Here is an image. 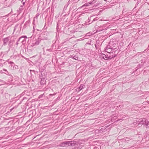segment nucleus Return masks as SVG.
Segmentation results:
<instances>
[{"instance_id":"obj_22","label":"nucleus","mask_w":149,"mask_h":149,"mask_svg":"<svg viewBox=\"0 0 149 149\" xmlns=\"http://www.w3.org/2000/svg\"><path fill=\"white\" fill-rule=\"evenodd\" d=\"M3 70L5 71V72H4L5 74L8 75H9L8 72L7 71V70L6 69H4Z\"/></svg>"},{"instance_id":"obj_41","label":"nucleus","mask_w":149,"mask_h":149,"mask_svg":"<svg viewBox=\"0 0 149 149\" xmlns=\"http://www.w3.org/2000/svg\"><path fill=\"white\" fill-rule=\"evenodd\" d=\"M2 81V80L0 79V82H1Z\"/></svg>"},{"instance_id":"obj_13","label":"nucleus","mask_w":149,"mask_h":149,"mask_svg":"<svg viewBox=\"0 0 149 149\" xmlns=\"http://www.w3.org/2000/svg\"><path fill=\"white\" fill-rule=\"evenodd\" d=\"M30 22V19L28 20V21H27L25 23L24 27L25 28L26 27H27L28 25H29V23Z\"/></svg>"},{"instance_id":"obj_9","label":"nucleus","mask_w":149,"mask_h":149,"mask_svg":"<svg viewBox=\"0 0 149 149\" xmlns=\"http://www.w3.org/2000/svg\"><path fill=\"white\" fill-rule=\"evenodd\" d=\"M109 46H107L105 49V50L108 53H110L112 52V50L113 49V48L112 47H109Z\"/></svg>"},{"instance_id":"obj_23","label":"nucleus","mask_w":149,"mask_h":149,"mask_svg":"<svg viewBox=\"0 0 149 149\" xmlns=\"http://www.w3.org/2000/svg\"><path fill=\"white\" fill-rule=\"evenodd\" d=\"M34 23H35V20H34L33 21V31H35V26H34V25H35V24H34Z\"/></svg>"},{"instance_id":"obj_15","label":"nucleus","mask_w":149,"mask_h":149,"mask_svg":"<svg viewBox=\"0 0 149 149\" xmlns=\"http://www.w3.org/2000/svg\"><path fill=\"white\" fill-rule=\"evenodd\" d=\"M20 40H22V43L23 45H25L26 43V39L25 38H22Z\"/></svg>"},{"instance_id":"obj_3","label":"nucleus","mask_w":149,"mask_h":149,"mask_svg":"<svg viewBox=\"0 0 149 149\" xmlns=\"http://www.w3.org/2000/svg\"><path fill=\"white\" fill-rule=\"evenodd\" d=\"M65 143L66 146H74L76 145H78V142L73 141H65Z\"/></svg>"},{"instance_id":"obj_16","label":"nucleus","mask_w":149,"mask_h":149,"mask_svg":"<svg viewBox=\"0 0 149 149\" xmlns=\"http://www.w3.org/2000/svg\"><path fill=\"white\" fill-rule=\"evenodd\" d=\"M83 146V145H81V147H78L77 146H75L72 148V149H81L82 147Z\"/></svg>"},{"instance_id":"obj_26","label":"nucleus","mask_w":149,"mask_h":149,"mask_svg":"<svg viewBox=\"0 0 149 149\" xmlns=\"http://www.w3.org/2000/svg\"><path fill=\"white\" fill-rule=\"evenodd\" d=\"M16 107H14L11 109H10V112H11V111H12L14 109H16Z\"/></svg>"},{"instance_id":"obj_14","label":"nucleus","mask_w":149,"mask_h":149,"mask_svg":"<svg viewBox=\"0 0 149 149\" xmlns=\"http://www.w3.org/2000/svg\"><path fill=\"white\" fill-rule=\"evenodd\" d=\"M60 146L62 147H64L66 146L65 141L61 143L60 144Z\"/></svg>"},{"instance_id":"obj_40","label":"nucleus","mask_w":149,"mask_h":149,"mask_svg":"<svg viewBox=\"0 0 149 149\" xmlns=\"http://www.w3.org/2000/svg\"><path fill=\"white\" fill-rule=\"evenodd\" d=\"M120 107V106L119 105V106H117V107Z\"/></svg>"},{"instance_id":"obj_36","label":"nucleus","mask_w":149,"mask_h":149,"mask_svg":"<svg viewBox=\"0 0 149 149\" xmlns=\"http://www.w3.org/2000/svg\"><path fill=\"white\" fill-rule=\"evenodd\" d=\"M95 47L97 49V45H95Z\"/></svg>"},{"instance_id":"obj_5","label":"nucleus","mask_w":149,"mask_h":149,"mask_svg":"<svg viewBox=\"0 0 149 149\" xmlns=\"http://www.w3.org/2000/svg\"><path fill=\"white\" fill-rule=\"evenodd\" d=\"M11 39V38L10 36H8L3 38L2 39V41L3 42V45L4 46H6L7 45L8 42L9 41V39Z\"/></svg>"},{"instance_id":"obj_4","label":"nucleus","mask_w":149,"mask_h":149,"mask_svg":"<svg viewBox=\"0 0 149 149\" xmlns=\"http://www.w3.org/2000/svg\"><path fill=\"white\" fill-rule=\"evenodd\" d=\"M105 60H110L111 59V58L110 56L108 55V54H100L99 56Z\"/></svg>"},{"instance_id":"obj_34","label":"nucleus","mask_w":149,"mask_h":149,"mask_svg":"<svg viewBox=\"0 0 149 149\" xmlns=\"http://www.w3.org/2000/svg\"><path fill=\"white\" fill-rule=\"evenodd\" d=\"M25 2H23L22 3V4H23V5L22 6H24L25 5Z\"/></svg>"},{"instance_id":"obj_2","label":"nucleus","mask_w":149,"mask_h":149,"mask_svg":"<svg viewBox=\"0 0 149 149\" xmlns=\"http://www.w3.org/2000/svg\"><path fill=\"white\" fill-rule=\"evenodd\" d=\"M48 33L47 32L45 31L42 33L39 37V39L41 40H47L48 38L47 36Z\"/></svg>"},{"instance_id":"obj_18","label":"nucleus","mask_w":149,"mask_h":149,"mask_svg":"<svg viewBox=\"0 0 149 149\" xmlns=\"http://www.w3.org/2000/svg\"><path fill=\"white\" fill-rule=\"evenodd\" d=\"M30 71L31 76L33 75V74H35V70H30Z\"/></svg>"},{"instance_id":"obj_48","label":"nucleus","mask_w":149,"mask_h":149,"mask_svg":"<svg viewBox=\"0 0 149 149\" xmlns=\"http://www.w3.org/2000/svg\"><path fill=\"white\" fill-rule=\"evenodd\" d=\"M74 59H76V58H74Z\"/></svg>"},{"instance_id":"obj_17","label":"nucleus","mask_w":149,"mask_h":149,"mask_svg":"<svg viewBox=\"0 0 149 149\" xmlns=\"http://www.w3.org/2000/svg\"><path fill=\"white\" fill-rule=\"evenodd\" d=\"M104 29L101 28V27H100L97 28V31L99 32L100 31H101L104 30Z\"/></svg>"},{"instance_id":"obj_7","label":"nucleus","mask_w":149,"mask_h":149,"mask_svg":"<svg viewBox=\"0 0 149 149\" xmlns=\"http://www.w3.org/2000/svg\"><path fill=\"white\" fill-rule=\"evenodd\" d=\"M41 40L39 39V38H38V40H36L35 43H32L31 45L32 47H33L35 45H38L41 42Z\"/></svg>"},{"instance_id":"obj_8","label":"nucleus","mask_w":149,"mask_h":149,"mask_svg":"<svg viewBox=\"0 0 149 149\" xmlns=\"http://www.w3.org/2000/svg\"><path fill=\"white\" fill-rule=\"evenodd\" d=\"M41 75L42 77H44V78H47L46 76L47 75V73L45 71V70H43V71H41Z\"/></svg>"},{"instance_id":"obj_33","label":"nucleus","mask_w":149,"mask_h":149,"mask_svg":"<svg viewBox=\"0 0 149 149\" xmlns=\"http://www.w3.org/2000/svg\"><path fill=\"white\" fill-rule=\"evenodd\" d=\"M122 119H118L116 121H118L120 120H122Z\"/></svg>"},{"instance_id":"obj_38","label":"nucleus","mask_w":149,"mask_h":149,"mask_svg":"<svg viewBox=\"0 0 149 149\" xmlns=\"http://www.w3.org/2000/svg\"><path fill=\"white\" fill-rule=\"evenodd\" d=\"M43 70H45L44 69H41V71H43Z\"/></svg>"},{"instance_id":"obj_10","label":"nucleus","mask_w":149,"mask_h":149,"mask_svg":"<svg viewBox=\"0 0 149 149\" xmlns=\"http://www.w3.org/2000/svg\"><path fill=\"white\" fill-rule=\"evenodd\" d=\"M112 52L113 53V55H115L116 56L118 52V50L116 48H113V49L112 50Z\"/></svg>"},{"instance_id":"obj_44","label":"nucleus","mask_w":149,"mask_h":149,"mask_svg":"<svg viewBox=\"0 0 149 149\" xmlns=\"http://www.w3.org/2000/svg\"><path fill=\"white\" fill-rule=\"evenodd\" d=\"M37 30L38 31H39V30L38 29H37Z\"/></svg>"},{"instance_id":"obj_39","label":"nucleus","mask_w":149,"mask_h":149,"mask_svg":"<svg viewBox=\"0 0 149 149\" xmlns=\"http://www.w3.org/2000/svg\"><path fill=\"white\" fill-rule=\"evenodd\" d=\"M109 46V47H110L111 46L110 45H109V46L108 45L107 46Z\"/></svg>"},{"instance_id":"obj_46","label":"nucleus","mask_w":149,"mask_h":149,"mask_svg":"<svg viewBox=\"0 0 149 149\" xmlns=\"http://www.w3.org/2000/svg\"><path fill=\"white\" fill-rule=\"evenodd\" d=\"M148 47H149V45L148 46Z\"/></svg>"},{"instance_id":"obj_6","label":"nucleus","mask_w":149,"mask_h":149,"mask_svg":"<svg viewBox=\"0 0 149 149\" xmlns=\"http://www.w3.org/2000/svg\"><path fill=\"white\" fill-rule=\"evenodd\" d=\"M40 78L41 79L40 81V84L41 85H44L46 84V80L47 78H44V77H42L41 75H40Z\"/></svg>"},{"instance_id":"obj_35","label":"nucleus","mask_w":149,"mask_h":149,"mask_svg":"<svg viewBox=\"0 0 149 149\" xmlns=\"http://www.w3.org/2000/svg\"><path fill=\"white\" fill-rule=\"evenodd\" d=\"M91 17H89L88 18V20H90V19H91Z\"/></svg>"},{"instance_id":"obj_47","label":"nucleus","mask_w":149,"mask_h":149,"mask_svg":"<svg viewBox=\"0 0 149 149\" xmlns=\"http://www.w3.org/2000/svg\"><path fill=\"white\" fill-rule=\"evenodd\" d=\"M74 59H76V58H74Z\"/></svg>"},{"instance_id":"obj_1","label":"nucleus","mask_w":149,"mask_h":149,"mask_svg":"<svg viewBox=\"0 0 149 149\" xmlns=\"http://www.w3.org/2000/svg\"><path fill=\"white\" fill-rule=\"evenodd\" d=\"M138 124L143 125L146 127H149V122L145 118H141L137 123Z\"/></svg>"},{"instance_id":"obj_42","label":"nucleus","mask_w":149,"mask_h":149,"mask_svg":"<svg viewBox=\"0 0 149 149\" xmlns=\"http://www.w3.org/2000/svg\"><path fill=\"white\" fill-rule=\"evenodd\" d=\"M11 42V41L10 40V41H9V43H10Z\"/></svg>"},{"instance_id":"obj_11","label":"nucleus","mask_w":149,"mask_h":149,"mask_svg":"<svg viewBox=\"0 0 149 149\" xmlns=\"http://www.w3.org/2000/svg\"><path fill=\"white\" fill-rule=\"evenodd\" d=\"M27 38V37H26V36H21V37H20L18 40L17 41V42H16V45L17 46L18 45V41H20L21 40L22 38Z\"/></svg>"},{"instance_id":"obj_32","label":"nucleus","mask_w":149,"mask_h":149,"mask_svg":"<svg viewBox=\"0 0 149 149\" xmlns=\"http://www.w3.org/2000/svg\"><path fill=\"white\" fill-rule=\"evenodd\" d=\"M65 63V62H63L62 63V64H61L62 65H64Z\"/></svg>"},{"instance_id":"obj_37","label":"nucleus","mask_w":149,"mask_h":149,"mask_svg":"<svg viewBox=\"0 0 149 149\" xmlns=\"http://www.w3.org/2000/svg\"><path fill=\"white\" fill-rule=\"evenodd\" d=\"M111 42L110 41L109 42V44L111 45L112 44L111 43Z\"/></svg>"},{"instance_id":"obj_25","label":"nucleus","mask_w":149,"mask_h":149,"mask_svg":"<svg viewBox=\"0 0 149 149\" xmlns=\"http://www.w3.org/2000/svg\"><path fill=\"white\" fill-rule=\"evenodd\" d=\"M95 2V0H93L91 2H89L90 4L91 5L92 4H93Z\"/></svg>"},{"instance_id":"obj_29","label":"nucleus","mask_w":149,"mask_h":149,"mask_svg":"<svg viewBox=\"0 0 149 149\" xmlns=\"http://www.w3.org/2000/svg\"><path fill=\"white\" fill-rule=\"evenodd\" d=\"M9 63L12 64H12H13L14 65V63L13 62H11V61H10L9 62Z\"/></svg>"},{"instance_id":"obj_21","label":"nucleus","mask_w":149,"mask_h":149,"mask_svg":"<svg viewBox=\"0 0 149 149\" xmlns=\"http://www.w3.org/2000/svg\"><path fill=\"white\" fill-rule=\"evenodd\" d=\"M89 2L88 3H87L85 4L84 5L82 6V7H84V6H89V5H90Z\"/></svg>"},{"instance_id":"obj_24","label":"nucleus","mask_w":149,"mask_h":149,"mask_svg":"<svg viewBox=\"0 0 149 149\" xmlns=\"http://www.w3.org/2000/svg\"><path fill=\"white\" fill-rule=\"evenodd\" d=\"M78 145H76L75 146H77L78 147H81V145L83 146L84 145L82 143L80 144L78 142Z\"/></svg>"},{"instance_id":"obj_30","label":"nucleus","mask_w":149,"mask_h":149,"mask_svg":"<svg viewBox=\"0 0 149 149\" xmlns=\"http://www.w3.org/2000/svg\"><path fill=\"white\" fill-rule=\"evenodd\" d=\"M26 0H22V3L24 2H26Z\"/></svg>"},{"instance_id":"obj_20","label":"nucleus","mask_w":149,"mask_h":149,"mask_svg":"<svg viewBox=\"0 0 149 149\" xmlns=\"http://www.w3.org/2000/svg\"><path fill=\"white\" fill-rule=\"evenodd\" d=\"M24 9V7L23 6H21L19 8V10L20 11Z\"/></svg>"},{"instance_id":"obj_19","label":"nucleus","mask_w":149,"mask_h":149,"mask_svg":"<svg viewBox=\"0 0 149 149\" xmlns=\"http://www.w3.org/2000/svg\"><path fill=\"white\" fill-rule=\"evenodd\" d=\"M84 86V85L81 84L79 87L78 89H79V91H80L83 88V86Z\"/></svg>"},{"instance_id":"obj_31","label":"nucleus","mask_w":149,"mask_h":149,"mask_svg":"<svg viewBox=\"0 0 149 149\" xmlns=\"http://www.w3.org/2000/svg\"><path fill=\"white\" fill-rule=\"evenodd\" d=\"M39 15V13H37L36 15V17H38Z\"/></svg>"},{"instance_id":"obj_43","label":"nucleus","mask_w":149,"mask_h":149,"mask_svg":"<svg viewBox=\"0 0 149 149\" xmlns=\"http://www.w3.org/2000/svg\"><path fill=\"white\" fill-rule=\"evenodd\" d=\"M98 5H99V4H97V5H96V6H98Z\"/></svg>"},{"instance_id":"obj_27","label":"nucleus","mask_w":149,"mask_h":149,"mask_svg":"<svg viewBox=\"0 0 149 149\" xmlns=\"http://www.w3.org/2000/svg\"><path fill=\"white\" fill-rule=\"evenodd\" d=\"M44 95V94L40 95L39 97V98H41Z\"/></svg>"},{"instance_id":"obj_45","label":"nucleus","mask_w":149,"mask_h":149,"mask_svg":"<svg viewBox=\"0 0 149 149\" xmlns=\"http://www.w3.org/2000/svg\"><path fill=\"white\" fill-rule=\"evenodd\" d=\"M15 29H14V31H15Z\"/></svg>"},{"instance_id":"obj_28","label":"nucleus","mask_w":149,"mask_h":149,"mask_svg":"<svg viewBox=\"0 0 149 149\" xmlns=\"http://www.w3.org/2000/svg\"><path fill=\"white\" fill-rule=\"evenodd\" d=\"M97 18H95L93 19V20L92 21V22L94 21H96V20H97Z\"/></svg>"},{"instance_id":"obj_12","label":"nucleus","mask_w":149,"mask_h":149,"mask_svg":"<svg viewBox=\"0 0 149 149\" xmlns=\"http://www.w3.org/2000/svg\"><path fill=\"white\" fill-rule=\"evenodd\" d=\"M113 53L111 52L110 53H108V55H109L110 56V57H111V59H112V58L116 57V55H113Z\"/></svg>"}]
</instances>
